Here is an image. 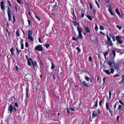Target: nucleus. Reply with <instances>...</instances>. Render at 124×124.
<instances>
[{
    "label": "nucleus",
    "mask_w": 124,
    "mask_h": 124,
    "mask_svg": "<svg viewBox=\"0 0 124 124\" xmlns=\"http://www.w3.org/2000/svg\"><path fill=\"white\" fill-rule=\"evenodd\" d=\"M25 56L26 59L27 60V63L28 65L30 66H31V64L30 62L31 61L32 63V66L34 69H35L37 68L38 66L36 61H35L34 62L31 58H29L28 56L27 55H26Z\"/></svg>",
    "instance_id": "obj_1"
},
{
    "label": "nucleus",
    "mask_w": 124,
    "mask_h": 124,
    "mask_svg": "<svg viewBox=\"0 0 124 124\" xmlns=\"http://www.w3.org/2000/svg\"><path fill=\"white\" fill-rule=\"evenodd\" d=\"M107 62L108 65L110 67H114L115 69L117 71L119 70V65L118 63H116L114 61H111L110 60H107Z\"/></svg>",
    "instance_id": "obj_2"
},
{
    "label": "nucleus",
    "mask_w": 124,
    "mask_h": 124,
    "mask_svg": "<svg viewBox=\"0 0 124 124\" xmlns=\"http://www.w3.org/2000/svg\"><path fill=\"white\" fill-rule=\"evenodd\" d=\"M28 38L31 41H33L34 39L32 37V35L33 33L32 31L31 30H29L28 31Z\"/></svg>",
    "instance_id": "obj_3"
},
{
    "label": "nucleus",
    "mask_w": 124,
    "mask_h": 124,
    "mask_svg": "<svg viewBox=\"0 0 124 124\" xmlns=\"http://www.w3.org/2000/svg\"><path fill=\"white\" fill-rule=\"evenodd\" d=\"M110 72L109 70H105L104 69L103 70V71L105 72V73L107 75H110L111 73L113 74L114 73V70L113 68H111L110 70Z\"/></svg>",
    "instance_id": "obj_4"
},
{
    "label": "nucleus",
    "mask_w": 124,
    "mask_h": 124,
    "mask_svg": "<svg viewBox=\"0 0 124 124\" xmlns=\"http://www.w3.org/2000/svg\"><path fill=\"white\" fill-rule=\"evenodd\" d=\"M77 30L78 32V37L79 39H82L83 38L82 35V31L80 28L79 27H77Z\"/></svg>",
    "instance_id": "obj_5"
},
{
    "label": "nucleus",
    "mask_w": 124,
    "mask_h": 124,
    "mask_svg": "<svg viewBox=\"0 0 124 124\" xmlns=\"http://www.w3.org/2000/svg\"><path fill=\"white\" fill-rule=\"evenodd\" d=\"M109 35L110 37H109L108 35H106L107 40L111 39L110 37H111L113 39V41L114 42L115 41L116 39L115 36L113 34H111L110 33Z\"/></svg>",
    "instance_id": "obj_6"
},
{
    "label": "nucleus",
    "mask_w": 124,
    "mask_h": 124,
    "mask_svg": "<svg viewBox=\"0 0 124 124\" xmlns=\"http://www.w3.org/2000/svg\"><path fill=\"white\" fill-rule=\"evenodd\" d=\"M7 11L8 17V20L9 21H10L11 19V11L9 7H8V9L7 10Z\"/></svg>",
    "instance_id": "obj_7"
},
{
    "label": "nucleus",
    "mask_w": 124,
    "mask_h": 124,
    "mask_svg": "<svg viewBox=\"0 0 124 124\" xmlns=\"http://www.w3.org/2000/svg\"><path fill=\"white\" fill-rule=\"evenodd\" d=\"M35 49L39 51H41L43 50V47L42 45H39L36 46Z\"/></svg>",
    "instance_id": "obj_8"
},
{
    "label": "nucleus",
    "mask_w": 124,
    "mask_h": 124,
    "mask_svg": "<svg viewBox=\"0 0 124 124\" xmlns=\"http://www.w3.org/2000/svg\"><path fill=\"white\" fill-rule=\"evenodd\" d=\"M83 27L84 29L86 31V33H89L90 36V37H91L92 35L91 33H90V28H89L88 26H83Z\"/></svg>",
    "instance_id": "obj_9"
},
{
    "label": "nucleus",
    "mask_w": 124,
    "mask_h": 124,
    "mask_svg": "<svg viewBox=\"0 0 124 124\" xmlns=\"http://www.w3.org/2000/svg\"><path fill=\"white\" fill-rule=\"evenodd\" d=\"M8 110L10 111V114H11L13 110V108L12 104H10L8 107Z\"/></svg>",
    "instance_id": "obj_10"
},
{
    "label": "nucleus",
    "mask_w": 124,
    "mask_h": 124,
    "mask_svg": "<svg viewBox=\"0 0 124 124\" xmlns=\"http://www.w3.org/2000/svg\"><path fill=\"white\" fill-rule=\"evenodd\" d=\"M107 40V41L105 42V44H108L109 46H112L113 43L111 39Z\"/></svg>",
    "instance_id": "obj_11"
},
{
    "label": "nucleus",
    "mask_w": 124,
    "mask_h": 124,
    "mask_svg": "<svg viewBox=\"0 0 124 124\" xmlns=\"http://www.w3.org/2000/svg\"><path fill=\"white\" fill-rule=\"evenodd\" d=\"M25 76L27 79L28 81L31 80L32 78V75L30 74H27Z\"/></svg>",
    "instance_id": "obj_12"
},
{
    "label": "nucleus",
    "mask_w": 124,
    "mask_h": 124,
    "mask_svg": "<svg viewBox=\"0 0 124 124\" xmlns=\"http://www.w3.org/2000/svg\"><path fill=\"white\" fill-rule=\"evenodd\" d=\"M116 40L119 44H122V42L120 40L121 39V38L119 36H116Z\"/></svg>",
    "instance_id": "obj_13"
},
{
    "label": "nucleus",
    "mask_w": 124,
    "mask_h": 124,
    "mask_svg": "<svg viewBox=\"0 0 124 124\" xmlns=\"http://www.w3.org/2000/svg\"><path fill=\"white\" fill-rule=\"evenodd\" d=\"M98 116V115L97 113L96 112H95V111H93L92 114V118L93 119V118H95L96 116Z\"/></svg>",
    "instance_id": "obj_14"
},
{
    "label": "nucleus",
    "mask_w": 124,
    "mask_h": 124,
    "mask_svg": "<svg viewBox=\"0 0 124 124\" xmlns=\"http://www.w3.org/2000/svg\"><path fill=\"white\" fill-rule=\"evenodd\" d=\"M4 2L3 1H2L0 2V7L2 10H3L4 8Z\"/></svg>",
    "instance_id": "obj_15"
},
{
    "label": "nucleus",
    "mask_w": 124,
    "mask_h": 124,
    "mask_svg": "<svg viewBox=\"0 0 124 124\" xmlns=\"http://www.w3.org/2000/svg\"><path fill=\"white\" fill-rule=\"evenodd\" d=\"M112 9L113 8H111L110 7H109L108 10L110 14L112 16H113L114 14L112 11Z\"/></svg>",
    "instance_id": "obj_16"
},
{
    "label": "nucleus",
    "mask_w": 124,
    "mask_h": 124,
    "mask_svg": "<svg viewBox=\"0 0 124 124\" xmlns=\"http://www.w3.org/2000/svg\"><path fill=\"white\" fill-rule=\"evenodd\" d=\"M15 50V49L13 47H12L10 49V51L12 55H14V51Z\"/></svg>",
    "instance_id": "obj_17"
},
{
    "label": "nucleus",
    "mask_w": 124,
    "mask_h": 124,
    "mask_svg": "<svg viewBox=\"0 0 124 124\" xmlns=\"http://www.w3.org/2000/svg\"><path fill=\"white\" fill-rule=\"evenodd\" d=\"M82 83L84 85L85 87H88L90 86V85H88L87 83L85 81H83Z\"/></svg>",
    "instance_id": "obj_18"
},
{
    "label": "nucleus",
    "mask_w": 124,
    "mask_h": 124,
    "mask_svg": "<svg viewBox=\"0 0 124 124\" xmlns=\"http://www.w3.org/2000/svg\"><path fill=\"white\" fill-rule=\"evenodd\" d=\"M72 14L73 15V17L74 18V20H77V17L75 16V13H74V9H73L72 10V12H71Z\"/></svg>",
    "instance_id": "obj_19"
},
{
    "label": "nucleus",
    "mask_w": 124,
    "mask_h": 124,
    "mask_svg": "<svg viewBox=\"0 0 124 124\" xmlns=\"http://www.w3.org/2000/svg\"><path fill=\"white\" fill-rule=\"evenodd\" d=\"M69 109L70 110H72L73 111H75V109L74 108L73 106L70 104L69 107Z\"/></svg>",
    "instance_id": "obj_20"
},
{
    "label": "nucleus",
    "mask_w": 124,
    "mask_h": 124,
    "mask_svg": "<svg viewBox=\"0 0 124 124\" xmlns=\"http://www.w3.org/2000/svg\"><path fill=\"white\" fill-rule=\"evenodd\" d=\"M98 100L97 99L96 101L94 103V105L93 106V107L94 108H95L97 107L98 106Z\"/></svg>",
    "instance_id": "obj_21"
},
{
    "label": "nucleus",
    "mask_w": 124,
    "mask_h": 124,
    "mask_svg": "<svg viewBox=\"0 0 124 124\" xmlns=\"http://www.w3.org/2000/svg\"><path fill=\"white\" fill-rule=\"evenodd\" d=\"M121 78L122 79L121 80V81L119 82V84H122L123 83V81L124 80V75H122Z\"/></svg>",
    "instance_id": "obj_22"
},
{
    "label": "nucleus",
    "mask_w": 124,
    "mask_h": 124,
    "mask_svg": "<svg viewBox=\"0 0 124 124\" xmlns=\"http://www.w3.org/2000/svg\"><path fill=\"white\" fill-rule=\"evenodd\" d=\"M78 38H79V37H78V36L76 38H75L74 37H73L72 38V39L73 40L77 41V40L78 39Z\"/></svg>",
    "instance_id": "obj_23"
},
{
    "label": "nucleus",
    "mask_w": 124,
    "mask_h": 124,
    "mask_svg": "<svg viewBox=\"0 0 124 124\" xmlns=\"http://www.w3.org/2000/svg\"><path fill=\"white\" fill-rule=\"evenodd\" d=\"M72 23H74V25L75 26L78 25V27H79V24L77 22H76V21H72Z\"/></svg>",
    "instance_id": "obj_24"
},
{
    "label": "nucleus",
    "mask_w": 124,
    "mask_h": 124,
    "mask_svg": "<svg viewBox=\"0 0 124 124\" xmlns=\"http://www.w3.org/2000/svg\"><path fill=\"white\" fill-rule=\"evenodd\" d=\"M106 108L107 110H108L109 108V105L107 102H106Z\"/></svg>",
    "instance_id": "obj_25"
},
{
    "label": "nucleus",
    "mask_w": 124,
    "mask_h": 124,
    "mask_svg": "<svg viewBox=\"0 0 124 124\" xmlns=\"http://www.w3.org/2000/svg\"><path fill=\"white\" fill-rule=\"evenodd\" d=\"M51 63L52 65H51V68L52 70H53V71H54V68L55 67V66L54 65V63H53V62H51Z\"/></svg>",
    "instance_id": "obj_26"
},
{
    "label": "nucleus",
    "mask_w": 124,
    "mask_h": 124,
    "mask_svg": "<svg viewBox=\"0 0 124 124\" xmlns=\"http://www.w3.org/2000/svg\"><path fill=\"white\" fill-rule=\"evenodd\" d=\"M92 42H94L95 43L97 44L98 43V41L97 40V37H96L95 39L94 40H93L92 41Z\"/></svg>",
    "instance_id": "obj_27"
},
{
    "label": "nucleus",
    "mask_w": 124,
    "mask_h": 124,
    "mask_svg": "<svg viewBox=\"0 0 124 124\" xmlns=\"http://www.w3.org/2000/svg\"><path fill=\"white\" fill-rule=\"evenodd\" d=\"M76 49L77 50L78 52L77 53V54H79L81 52V50L80 48L78 47H77L76 48Z\"/></svg>",
    "instance_id": "obj_28"
},
{
    "label": "nucleus",
    "mask_w": 124,
    "mask_h": 124,
    "mask_svg": "<svg viewBox=\"0 0 124 124\" xmlns=\"http://www.w3.org/2000/svg\"><path fill=\"white\" fill-rule=\"evenodd\" d=\"M26 99H27L28 98V92L27 90V88H26Z\"/></svg>",
    "instance_id": "obj_29"
},
{
    "label": "nucleus",
    "mask_w": 124,
    "mask_h": 124,
    "mask_svg": "<svg viewBox=\"0 0 124 124\" xmlns=\"http://www.w3.org/2000/svg\"><path fill=\"white\" fill-rule=\"evenodd\" d=\"M16 49L17 52V53H16V54L18 56L19 54V50L17 47H16Z\"/></svg>",
    "instance_id": "obj_30"
},
{
    "label": "nucleus",
    "mask_w": 124,
    "mask_h": 124,
    "mask_svg": "<svg viewBox=\"0 0 124 124\" xmlns=\"http://www.w3.org/2000/svg\"><path fill=\"white\" fill-rule=\"evenodd\" d=\"M112 54L113 55L114 58H115V57L116 55V53L115 51L114 50H112Z\"/></svg>",
    "instance_id": "obj_31"
},
{
    "label": "nucleus",
    "mask_w": 124,
    "mask_h": 124,
    "mask_svg": "<svg viewBox=\"0 0 124 124\" xmlns=\"http://www.w3.org/2000/svg\"><path fill=\"white\" fill-rule=\"evenodd\" d=\"M88 3L89 5L90 8L92 10L93 9V6L92 4L91 3V2H88Z\"/></svg>",
    "instance_id": "obj_32"
},
{
    "label": "nucleus",
    "mask_w": 124,
    "mask_h": 124,
    "mask_svg": "<svg viewBox=\"0 0 124 124\" xmlns=\"http://www.w3.org/2000/svg\"><path fill=\"white\" fill-rule=\"evenodd\" d=\"M116 12L118 15L119 16L120 15V13L118 9V8H117L115 10Z\"/></svg>",
    "instance_id": "obj_33"
},
{
    "label": "nucleus",
    "mask_w": 124,
    "mask_h": 124,
    "mask_svg": "<svg viewBox=\"0 0 124 124\" xmlns=\"http://www.w3.org/2000/svg\"><path fill=\"white\" fill-rule=\"evenodd\" d=\"M86 16L90 21L92 20V18L91 16L88 15H86Z\"/></svg>",
    "instance_id": "obj_34"
},
{
    "label": "nucleus",
    "mask_w": 124,
    "mask_h": 124,
    "mask_svg": "<svg viewBox=\"0 0 124 124\" xmlns=\"http://www.w3.org/2000/svg\"><path fill=\"white\" fill-rule=\"evenodd\" d=\"M57 3L56 2L55 3V4L52 6L53 8H55L57 7Z\"/></svg>",
    "instance_id": "obj_35"
},
{
    "label": "nucleus",
    "mask_w": 124,
    "mask_h": 124,
    "mask_svg": "<svg viewBox=\"0 0 124 124\" xmlns=\"http://www.w3.org/2000/svg\"><path fill=\"white\" fill-rule=\"evenodd\" d=\"M35 16L39 21H40L41 20V19H40L39 17L38 16L36 15H35Z\"/></svg>",
    "instance_id": "obj_36"
},
{
    "label": "nucleus",
    "mask_w": 124,
    "mask_h": 124,
    "mask_svg": "<svg viewBox=\"0 0 124 124\" xmlns=\"http://www.w3.org/2000/svg\"><path fill=\"white\" fill-rule=\"evenodd\" d=\"M84 78L86 81H89V77L87 76H86Z\"/></svg>",
    "instance_id": "obj_37"
},
{
    "label": "nucleus",
    "mask_w": 124,
    "mask_h": 124,
    "mask_svg": "<svg viewBox=\"0 0 124 124\" xmlns=\"http://www.w3.org/2000/svg\"><path fill=\"white\" fill-rule=\"evenodd\" d=\"M95 29L96 31H97L98 30V27L97 26V24H95Z\"/></svg>",
    "instance_id": "obj_38"
},
{
    "label": "nucleus",
    "mask_w": 124,
    "mask_h": 124,
    "mask_svg": "<svg viewBox=\"0 0 124 124\" xmlns=\"http://www.w3.org/2000/svg\"><path fill=\"white\" fill-rule=\"evenodd\" d=\"M44 46H45L46 48H48L50 46V45L48 44H47L44 45Z\"/></svg>",
    "instance_id": "obj_39"
},
{
    "label": "nucleus",
    "mask_w": 124,
    "mask_h": 124,
    "mask_svg": "<svg viewBox=\"0 0 124 124\" xmlns=\"http://www.w3.org/2000/svg\"><path fill=\"white\" fill-rule=\"evenodd\" d=\"M122 106L120 105H118V107L117 110L119 109V110L121 111V110Z\"/></svg>",
    "instance_id": "obj_40"
},
{
    "label": "nucleus",
    "mask_w": 124,
    "mask_h": 124,
    "mask_svg": "<svg viewBox=\"0 0 124 124\" xmlns=\"http://www.w3.org/2000/svg\"><path fill=\"white\" fill-rule=\"evenodd\" d=\"M108 52H105L104 54V56L105 57V58H106V56L108 55Z\"/></svg>",
    "instance_id": "obj_41"
},
{
    "label": "nucleus",
    "mask_w": 124,
    "mask_h": 124,
    "mask_svg": "<svg viewBox=\"0 0 124 124\" xmlns=\"http://www.w3.org/2000/svg\"><path fill=\"white\" fill-rule=\"evenodd\" d=\"M99 28L101 30H104V28L103 27V26H102L101 25H100V27Z\"/></svg>",
    "instance_id": "obj_42"
},
{
    "label": "nucleus",
    "mask_w": 124,
    "mask_h": 124,
    "mask_svg": "<svg viewBox=\"0 0 124 124\" xmlns=\"http://www.w3.org/2000/svg\"><path fill=\"white\" fill-rule=\"evenodd\" d=\"M108 110L109 112L110 113L111 116L112 115L113 113V111H112V110H111V108L109 109Z\"/></svg>",
    "instance_id": "obj_43"
},
{
    "label": "nucleus",
    "mask_w": 124,
    "mask_h": 124,
    "mask_svg": "<svg viewBox=\"0 0 124 124\" xmlns=\"http://www.w3.org/2000/svg\"><path fill=\"white\" fill-rule=\"evenodd\" d=\"M27 21L28 23L29 26L31 25V20H29V19H28Z\"/></svg>",
    "instance_id": "obj_44"
},
{
    "label": "nucleus",
    "mask_w": 124,
    "mask_h": 124,
    "mask_svg": "<svg viewBox=\"0 0 124 124\" xmlns=\"http://www.w3.org/2000/svg\"><path fill=\"white\" fill-rule=\"evenodd\" d=\"M116 26L117 28H118L119 30H120L122 29V26H120L118 25H116Z\"/></svg>",
    "instance_id": "obj_45"
},
{
    "label": "nucleus",
    "mask_w": 124,
    "mask_h": 124,
    "mask_svg": "<svg viewBox=\"0 0 124 124\" xmlns=\"http://www.w3.org/2000/svg\"><path fill=\"white\" fill-rule=\"evenodd\" d=\"M102 100H100V102H99V106H100V107H101L102 106Z\"/></svg>",
    "instance_id": "obj_46"
},
{
    "label": "nucleus",
    "mask_w": 124,
    "mask_h": 124,
    "mask_svg": "<svg viewBox=\"0 0 124 124\" xmlns=\"http://www.w3.org/2000/svg\"><path fill=\"white\" fill-rule=\"evenodd\" d=\"M119 104L118 102H116L115 103V104L114 106V109H115L116 108L117 105H118Z\"/></svg>",
    "instance_id": "obj_47"
},
{
    "label": "nucleus",
    "mask_w": 124,
    "mask_h": 124,
    "mask_svg": "<svg viewBox=\"0 0 124 124\" xmlns=\"http://www.w3.org/2000/svg\"><path fill=\"white\" fill-rule=\"evenodd\" d=\"M95 2L96 4L97 5L98 8L100 9V7L99 6V5L98 4V3L97 2V1L96 0H95Z\"/></svg>",
    "instance_id": "obj_48"
},
{
    "label": "nucleus",
    "mask_w": 124,
    "mask_h": 124,
    "mask_svg": "<svg viewBox=\"0 0 124 124\" xmlns=\"http://www.w3.org/2000/svg\"><path fill=\"white\" fill-rule=\"evenodd\" d=\"M109 98L110 99L111 98V96L112 95V93H111V91L110 90L109 91Z\"/></svg>",
    "instance_id": "obj_49"
},
{
    "label": "nucleus",
    "mask_w": 124,
    "mask_h": 124,
    "mask_svg": "<svg viewBox=\"0 0 124 124\" xmlns=\"http://www.w3.org/2000/svg\"><path fill=\"white\" fill-rule=\"evenodd\" d=\"M16 35H17L18 36V37L20 36V35L19 33V30L17 31H16Z\"/></svg>",
    "instance_id": "obj_50"
},
{
    "label": "nucleus",
    "mask_w": 124,
    "mask_h": 124,
    "mask_svg": "<svg viewBox=\"0 0 124 124\" xmlns=\"http://www.w3.org/2000/svg\"><path fill=\"white\" fill-rule=\"evenodd\" d=\"M21 49H23L24 48V45L23 43H21Z\"/></svg>",
    "instance_id": "obj_51"
},
{
    "label": "nucleus",
    "mask_w": 124,
    "mask_h": 124,
    "mask_svg": "<svg viewBox=\"0 0 124 124\" xmlns=\"http://www.w3.org/2000/svg\"><path fill=\"white\" fill-rule=\"evenodd\" d=\"M13 23H14L15 21V16L14 15L13 16Z\"/></svg>",
    "instance_id": "obj_52"
},
{
    "label": "nucleus",
    "mask_w": 124,
    "mask_h": 124,
    "mask_svg": "<svg viewBox=\"0 0 124 124\" xmlns=\"http://www.w3.org/2000/svg\"><path fill=\"white\" fill-rule=\"evenodd\" d=\"M119 76V75L118 74H116L114 76V78H116Z\"/></svg>",
    "instance_id": "obj_53"
},
{
    "label": "nucleus",
    "mask_w": 124,
    "mask_h": 124,
    "mask_svg": "<svg viewBox=\"0 0 124 124\" xmlns=\"http://www.w3.org/2000/svg\"><path fill=\"white\" fill-rule=\"evenodd\" d=\"M96 11L94 9H93L92 10V12L94 14H96Z\"/></svg>",
    "instance_id": "obj_54"
},
{
    "label": "nucleus",
    "mask_w": 124,
    "mask_h": 124,
    "mask_svg": "<svg viewBox=\"0 0 124 124\" xmlns=\"http://www.w3.org/2000/svg\"><path fill=\"white\" fill-rule=\"evenodd\" d=\"M66 109H67V113L68 114H69L70 113V110H69V109L67 107L66 108Z\"/></svg>",
    "instance_id": "obj_55"
},
{
    "label": "nucleus",
    "mask_w": 124,
    "mask_h": 124,
    "mask_svg": "<svg viewBox=\"0 0 124 124\" xmlns=\"http://www.w3.org/2000/svg\"><path fill=\"white\" fill-rule=\"evenodd\" d=\"M25 46L26 48L28 47L29 46L28 43V42H26L25 43Z\"/></svg>",
    "instance_id": "obj_56"
},
{
    "label": "nucleus",
    "mask_w": 124,
    "mask_h": 124,
    "mask_svg": "<svg viewBox=\"0 0 124 124\" xmlns=\"http://www.w3.org/2000/svg\"><path fill=\"white\" fill-rule=\"evenodd\" d=\"M19 39L21 40V41L20 42L21 44V43H23V39H22V38L20 37L19 38Z\"/></svg>",
    "instance_id": "obj_57"
},
{
    "label": "nucleus",
    "mask_w": 124,
    "mask_h": 124,
    "mask_svg": "<svg viewBox=\"0 0 124 124\" xmlns=\"http://www.w3.org/2000/svg\"><path fill=\"white\" fill-rule=\"evenodd\" d=\"M84 16V14L83 13H82L80 16V17L81 18H83Z\"/></svg>",
    "instance_id": "obj_58"
},
{
    "label": "nucleus",
    "mask_w": 124,
    "mask_h": 124,
    "mask_svg": "<svg viewBox=\"0 0 124 124\" xmlns=\"http://www.w3.org/2000/svg\"><path fill=\"white\" fill-rule=\"evenodd\" d=\"M16 70V71L17 72L19 71V68L18 67V65H17L15 67Z\"/></svg>",
    "instance_id": "obj_59"
},
{
    "label": "nucleus",
    "mask_w": 124,
    "mask_h": 124,
    "mask_svg": "<svg viewBox=\"0 0 124 124\" xmlns=\"http://www.w3.org/2000/svg\"><path fill=\"white\" fill-rule=\"evenodd\" d=\"M119 102L122 105L124 106V103L122 102V101H121V100H119Z\"/></svg>",
    "instance_id": "obj_60"
},
{
    "label": "nucleus",
    "mask_w": 124,
    "mask_h": 124,
    "mask_svg": "<svg viewBox=\"0 0 124 124\" xmlns=\"http://www.w3.org/2000/svg\"><path fill=\"white\" fill-rule=\"evenodd\" d=\"M88 60L90 62L92 61V57L91 56H89L88 58Z\"/></svg>",
    "instance_id": "obj_61"
},
{
    "label": "nucleus",
    "mask_w": 124,
    "mask_h": 124,
    "mask_svg": "<svg viewBox=\"0 0 124 124\" xmlns=\"http://www.w3.org/2000/svg\"><path fill=\"white\" fill-rule=\"evenodd\" d=\"M7 2H8V3L9 4V5L10 6H11L12 8V6L10 2L9 1V0H7Z\"/></svg>",
    "instance_id": "obj_62"
},
{
    "label": "nucleus",
    "mask_w": 124,
    "mask_h": 124,
    "mask_svg": "<svg viewBox=\"0 0 124 124\" xmlns=\"http://www.w3.org/2000/svg\"><path fill=\"white\" fill-rule=\"evenodd\" d=\"M15 107L16 108L17 107H18V105L17 103V102H15Z\"/></svg>",
    "instance_id": "obj_63"
},
{
    "label": "nucleus",
    "mask_w": 124,
    "mask_h": 124,
    "mask_svg": "<svg viewBox=\"0 0 124 124\" xmlns=\"http://www.w3.org/2000/svg\"><path fill=\"white\" fill-rule=\"evenodd\" d=\"M17 2L20 4H21V1L20 0H17Z\"/></svg>",
    "instance_id": "obj_64"
}]
</instances>
